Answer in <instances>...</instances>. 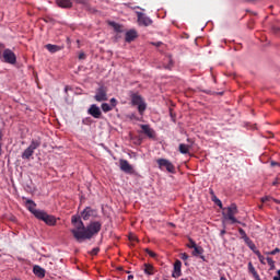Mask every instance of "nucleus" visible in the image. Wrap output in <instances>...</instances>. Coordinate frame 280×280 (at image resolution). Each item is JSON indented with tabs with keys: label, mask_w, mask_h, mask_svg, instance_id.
Masks as SVG:
<instances>
[{
	"label": "nucleus",
	"mask_w": 280,
	"mask_h": 280,
	"mask_svg": "<svg viewBox=\"0 0 280 280\" xmlns=\"http://www.w3.org/2000/svg\"><path fill=\"white\" fill-rule=\"evenodd\" d=\"M102 231V222L92 221L88 226H85V231L79 232L78 230H70L74 240L77 242H82L83 240H92L94 235H97Z\"/></svg>",
	"instance_id": "obj_1"
},
{
	"label": "nucleus",
	"mask_w": 280,
	"mask_h": 280,
	"mask_svg": "<svg viewBox=\"0 0 280 280\" xmlns=\"http://www.w3.org/2000/svg\"><path fill=\"white\" fill-rule=\"evenodd\" d=\"M238 211H237V205L232 203L230 207L228 208H223V218L224 220H230L231 224H242V222H240L235 215H237Z\"/></svg>",
	"instance_id": "obj_2"
},
{
	"label": "nucleus",
	"mask_w": 280,
	"mask_h": 280,
	"mask_svg": "<svg viewBox=\"0 0 280 280\" xmlns=\"http://www.w3.org/2000/svg\"><path fill=\"white\" fill-rule=\"evenodd\" d=\"M131 104L132 106H138L139 115H143L145 108H148V104H145L143 97L137 93L131 94Z\"/></svg>",
	"instance_id": "obj_3"
},
{
	"label": "nucleus",
	"mask_w": 280,
	"mask_h": 280,
	"mask_svg": "<svg viewBox=\"0 0 280 280\" xmlns=\"http://www.w3.org/2000/svg\"><path fill=\"white\" fill-rule=\"evenodd\" d=\"M38 148H40V140H32L28 148H26L25 151L22 153V159L24 161L30 160V158L34 155V150H38Z\"/></svg>",
	"instance_id": "obj_4"
},
{
	"label": "nucleus",
	"mask_w": 280,
	"mask_h": 280,
	"mask_svg": "<svg viewBox=\"0 0 280 280\" xmlns=\"http://www.w3.org/2000/svg\"><path fill=\"white\" fill-rule=\"evenodd\" d=\"M37 220H42V222H45L48 226H56V223L58 222L56 217L47 214L44 210H42V212H37Z\"/></svg>",
	"instance_id": "obj_5"
},
{
	"label": "nucleus",
	"mask_w": 280,
	"mask_h": 280,
	"mask_svg": "<svg viewBox=\"0 0 280 280\" xmlns=\"http://www.w3.org/2000/svg\"><path fill=\"white\" fill-rule=\"evenodd\" d=\"M95 102H108V88L101 85L96 89L94 95Z\"/></svg>",
	"instance_id": "obj_6"
},
{
	"label": "nucleus",
	"mask_w": 280,
	"mask_h": 280,
	"mask_svg": "<svg viewBox=\"0 0 280 280\" xmlns=\"http://www.w3.org/2000/svg\"><path fill=\"white\" fill-rule=\"evenodd\" d=\"M0 57L3 58V62H7V65H16V55L10 48L4 49Z\"/></svg>",
	"instance_id": "obj_7"
},
{
	"label": "nucleus",
	"mask_w": 280,
	"mask_h": 280,
	"mask_svg": "<svg viewBox=\"0 0 280 280\" xmlns=\"http://www.w3.org/2000/svg\"><path fill=\"white\" fill-rule=\"evenodd\" d=\"M75 3H80L81 5H89L86 0H73ZM56 3L59 8H73L72 0H56Z\"/></svg>",
	"instance_id": "obj_8"
},
{
	"label": "nucleus",
	"mask_w": 280,
	"mask_h": 280,
	"mask_svg": "<svg viewBox=\"0 0 280 280\" xmlns=\"http://www.w3.org/2000/svg\"><path fill=\"white\" fill-rule=\"evenodd\" d=\"M156 163H158L160 170H166V172L174 174V170H175L174 164H172V162H170L168 160L159 159V160H156Z\"/></svg>",
	"instance_id": "obj_9"
},
{
	"label": "nucleus",
	"mask_w": 280,
	"mask_h": 280,
	"mask_svg": "<svg viewBox=\"0 0 280 280\" xmlns=\"http://www.w3.org/2000/svg\"><path fill=\"white\" fill-rule=\"evenodd\" d=\"M119 167L125 174H135V168L130 165L128 160H119Z\"/></svg>",
	"instance_id": "obj_10"
},
{
	"label": "nucleus",
	"mask_w": 280,
	"mask_h": 280,
	"mask_svg": "<svg viewBox=\"0 0 280 280\" xmlns=\"http://www.w3.org/2000/svg\"><path fill=\"white\" fill-rule=\"evenodd\" d=\"M88 114L91 115V117H94V119H102V109H100L95 104L90 106Z\"/></svg>",
	"instance_id": "obj_11"
},
{
	"label": "nucleus",
	"mask_w": 280,
	"mask_h": 280,
	"mask_svg": "<svg viewBox=\"0 0 280 280\" xmlns=\"http://www.w3.org/2000/svg\"><path fill=\"white\" fill-rule=\"evenodd\" d=\"M25 207L35 218H37V213L43 212V210H36V202L32 199H26Z\"/></svg>",
	"instance_id": "obj_12"
},
{
	"label": "nucleus",
	"mask_w": 280,
	"mask_h": 280,
	"mask_svg": "<svg viewBox=\"0 0 280 280\" xmlns=\"http://www.w3.org/2000/svg\"><path fill=\"white\" fill-rule=\"evenodd\" d=\"M141 132L147 135L149 139H156V132L150 127V125H140Z\"/></svg>",
	"instance_id": "obj_13"
},
{
	"label": "nucleus",
	"mask_w": 280,
	"mask_h": 280,
	"mask_svg": "<svg viewBox=\"0 0 280 280\" xmlns=\"http://www.w3.org/2000/svg\"><path fill=\"white\" fill-rule=\"evenodd\" d=\"M138 16V25H143L144 27H149V25L152 23V20L142 12H137Z\"/></svg>",
	"instance_id": "obj_14"
},
{
	"label": "nucleus",
	"mask_w": 280,
	"mask_h": 280,
	"mask_svg": "<svg viewBox=\"0 0 280 280\" xmlns=\"http://www.w3.org/2000/svg\"><path fill=\"white\" fill-rule=\"evenodd\" d=\"M81 215L83 220H89V218H95L97 215V211L88 207L82 211Z\"/></svg>",
	"instance_id": "obj_15"
},
{
	"label": "nucleus",
	"mask_w": 280,
	"mask_h": 280,
	"mask_svg": "<svg viewBox=\"0 0 280 280\" xmlns=\"http://www.w3.org/2000/svg\"><path fill=\"white\" fill-rule=\"evenodd\" d=\"M33 272L35 277H38L39 279H45V269L42 268L40 266L35 265L33 267Z\"/></svg>",
	"instance_id": "obj_16"
},
{
	"label": "nucleus",
	"mask_w": 280,
	"mask_h": 280,
	"mask_svg": "<svg viewBox=\"0 0 280 280\" xmlns=\"http://www.w3.org/2000/svg\"><path fill=\"white\" fill-rule=\"evenodd\" d=\"M137 36H138L137 31L130 30L126 33L125 40H126V43H132V40H135V38H137Z\"/></svg>",
	"instance_id": "obj_17"
},
{
	"label": "nucleus",
	"mask_w": 280,
	"mask_h": 280,
	"mask_svg": "<svg viewBox=\"0 0 280 280\" xmlns=\"http://www.w3.org/2000/svg\"><path fill=\"white\" fill-rule=\"evenodd\" d=\"M192 255H194V257H200V259H205V256H203V254H205V249L201 247V246H195V247H192Z\"/></svg>",
	"instance_id": "obj_18"
},
{
	"label": "nucleus",
	"mask_w": 280,
	"mask_h": 280,
	"mask_svg": "<svg viewBox=\"0 0 280 280\" xmlns=\"http://www.w3.org/2000/svg\"><path fill=\"white\" fill-rule=\"evenodd\" d=\"M46 49L50 52V54H56L57 51H60V46L58 45H54V44H47Z\"/></svg>",
	"instance_id": "obj_19"
},
{
	"label": "nucleus",
	"mask_w": 280,
	"mask_h": 280,
	"mask_svg": "<svg viewBox=\"0 0 280 280\" xmlns=\"http://www.w3.org/2000/svg\"><path fill=\"white\" fill-rule=\"evenodd\" d=\"M248 271L250 272V275H253L254 279L256 280H261L259 278V273H257V270L255 269V267L253 266V262H248Z\"/></svg>",
	"instance_id": "obj_20"
},
{
	"label": "nucleus",
	"mask_w": 280,
	"mask_h": 280,
	"mask_svg": "<svg viewBox=\"0 0 280 280\" xmlns=\"http://www.w3.org/2000/svg\"><path fill=\"white\" fill-rule=\"evenodd\" d=\"M75 229H72V231H78L79 233H82V231H86V226L84 225V222L78 221L74 225Z\"/></svg>",
	"instance_id": "obj_21"
},
{
	"label": "nucleus",
	"mask_w": 280,
	"mask_h": 280,
	"mask_svg": "<svg viewBox=\"0 0 280 280\" xmlns=\"http://www.w3.org/2000/svg\"><path fill=\"white\" fill-rule=\"evenodd\" d=\"M189 150H191V145L185 143L179 144L180 154H189Z\"/></svg>",
	"instance_id": "obj_22"
},
{
	"label": "nucleus",
	"mask_w": 280,
	"mask_h": 280,
	"mask_svg": "<svg viewBox=\"0 0 280 280\" xmlns=\"http://www.w3.org/2000/svg\"><path fill=\"white\" fill-rule=\"evenodd\" d=\"M238 233L242 236V240H244V242L246 244H248L250 242V238L248 237V235L246 234V231H244V229L238 228Z\"/></svg>",
	"instance_id": "obj_23"
},
{
	"label": "nucleus",
	"mask_w": 280,
	"mask_h": 280,
	"mask_svg": "<svg viewBox=\"0 0 280 280\" xmlns=\"http://www.w3.org/2000/svg\"><path fill=\"white\" fill-rule=\"evenodd\" d=\"M145 275H154V267L152 265H144Z\"/></svg>",
	"instance_id": "obj_24"
},
{
	"label": "nucleus",
	"mask_w": 280,
	"mask_h": 280,
	"mask_svg": "<svg viewBox=\"0 0 280 280\" xmlns=\"http://www.w3.org/2000/svg\"><path fill=\"white\" fill-rule=\"evenodd\" d=\"M101 108L103 113H110V110H113V107L108 103H103L101 105Z\"/></svg>",
	"instance_id": "obj_25"
},
{
	"label": "nucleus",
	"mask_w": 280,
	"mask_h": 280,
	"mask_svg": "<svg viewBox=\"0 0 280 280\" xmlns=\"http://www.w3.org/2000/svg\"><path fill=\"white\" fill-rule=\"evenodd\" d=\"M182 266H183V262H180V260H176V277H180Z\"/></svg>",
	"instance_id": "obj_26"
},
{
	"label": "nucleus",
	"mask_w": 280,
	"mask_h": 280,
	"mask_svg": "<svg viewBox=\"0 0 280 280\" xmlns=\"http://www.w3.org/2000/svg\"><path fill=\"white\" fill-rule=\"evenodd\" d=\"M267 264L268 266L270 267L269 270H275L276 269V266H275V260L270 257H267Z\"/></svg>",
	"instance_id": "obj_27"
},
{
	"label": "nucleus",
	"mask_w": 280,
	"mask_h": 280,
	"mask_svg": "<svg viewBox=\"0 0 280 280\" xmlns=\"http://www.w3.org/2000/svg\"><path fill=\"white\" fill-rule=\"evenodd\" d=\"M82 219H80V217H77V215H73L72 218H71V223L73 224V226L78 223V222H80Z\"/></svg>",
	"instance_id": "obj_28"
},
{
	"label": "nucleus",
	"mask_w": 280,
	"mask_h": 280,
	"mask_svg": "<svg viewBox=\"0 0 280 280\" xmlns=\"http://www.w3.org/2000/svg\"><path fill=\"white\" fill-rule=\"evenodd\" d=\"M112 25L116 32H121V26L119 24L113 22Z\"/></svg>",
	"instance_id": "obj_29"
},
{
	"label": "nucleus",
	"mask_w": 280,
	"mask_h": 280,
	"mask_svg": "<svg viewBox=\"0 0 280 280\" xmlns=\"http://www.w3.org/2000/svg\"><path fill=\"white\" fill-rule=\"evenodd\" d=\"M196 246H198V245L196 244V242L190 238V240H189V243H188V248H196Z\"/></svg>",
	"instance_id": "obj_30"
},
{
	"label": "nucleus",
	"mask_w": 280,
	"mask_h": 280,
	"mask_svg": "<svg viewBox=\"0 0 280 280\" xmlns=\"http://www.w3.org/2000/svg\"><path fill=\"white\" fill-rule=\"evenodd\" d=\"M97 253H100V247H94V248L90 252V255L95 256V255H97Z\"/></svg>",
	"instance_id": "obj_31"
},
{
	"label": "nucleus",
	"mask_w": 280,
	"mask_h": 280,
	"mask_svg": "<svg viewBox=\"0 0 280 280\" xmlns=\"http://www.w3.org/2000/svg\"><path fill=\"white\" fill-rule=\"evenodd\" d=\"M109 102H110V105H109V106H110L112 108H115V106H117V98H110Z\"/></svg>",
	"instance_id": "obj_32"
},
{
	"label": "nucleus",
	"mask_w": 280,
	"mask_h": 280,
	"mask_svg": "<svg viewBox=\"0 0 280 280\" xmlns=\"http://www.w3.org/2000/svg\"><path fill=\"white\" fill-rule=\"evenodd\" d=\"M170 115H171L172 121H176V114H174V109L170 108Z\"/></svg>",
	"instance_id": "obj_33"
},
{
	"label": "nucleus",
	"mask_w": 280,
	"mask_h": 280,
	"mask_svg": "<svg viewBox=\"0 0 280 280\" xmlns=\"http://www.w3.org/2000/svg\"><path fill=\"white\" fill-rule=\"evenodd\" d=\"M129 240H130V242H139V238H137V235H135V234H130Z\"/></svg>",
	"instance_id": "obj_34"
},
{
	"label": "nucleus",
	"mask_w": 280,
	"mask_h": 280,
	"mask_svg": "<svg viewBox=\"0 0 280 280\" xmlns=\"http://www.w3.org/2000/svg\"><path fill=\"white\" fill-rule=\"evenodd\" d=\"M277 253H280L279 247H276L273 250L267 253V255H277Z\"/></svg>",
	"instance_id": "obj_35"
},
{
	"label": "nucleus",
	"mask_w": 280,
	"mask_h": 280,
	"mask_svg": "<svg viewBox=\"0 0 280 280\" xmlns=\"http://www.w3.org/2000/svg\"><path fill=\"white\" fill-rule=\"evenodd\" d=\"M172 277L176 278V261L173 262V272Z\"/></svg>",
	"instance_id": "obj_36"
},
{
	"label": "nucleus",
	"mask_w": 280,
	"mask_h": 280,
	"mask_svg": "<svg viewBox=\"0 0 280 280\" xmlns=\"http://www.w3.org/2000/svg\"><path fill=\"white\" fill-rule=\"evenodd\" d=\"M260 264H262L264 266H266V257H264V255H261L260 257H258Z\"/></svg>",
	"instance_id": "obj_37"
},
{
	"label": "nucleus",
	"mask_w": 280,
	"mask_h": 280,
	"mask_svg": "<svg viewBox=\"0 0 280 280\" xmlns=\"http://www.w3.org/2000/svg\"><path fill=\"white\" fill-rule=\"evenodd\" d=\"M147 253L150 257H156V253L150 250V249H147Z\"/></svg>",
	"instance_id": "obj_38"
},
{
	"label": "nucleus",
	"mask_w": 280,
	"mask_h": 280,
	"mask_svg": "<svg viewBox=\"0 0 280 280\" xmlns=\"http://www.w3.org/2000/svg\"><path fill=\"white\" fill-rule=\"evenodd\" d=\"M270 199L271 198L269 196H266V197H262L260 200L262 203H265V202H269Z\"/></svg>",
	"instance_id": "obj_39"
},
{
	"label": "nucleus",
	"mask_w": 280,
	"mask_h": 280,
	"mask_svg": "<svg viewBox=\"0 0 280 280\" xmlns=\"http://www.w3.org/2000/svg\"><path fill=\"white\" fill-rule=\"evenodd\" d=\"M180 259H183L184 261H186V259H188L189 258V256L186 254V253H184V254H180Z\"/></svg>",
	"instance_id": "obj_40"
},
{
	"label": "nucleus",
	"mask_w": 280,
	"mask_h": 280,
	"mask_svg": "<svg viewBox=\"0 0 280 280\" xmlns=\"http://www.w3.org/2000/svg\"><path fill=\"white\" fill-rule=\"evenodd\" d=\"M151 45H153L154 47H161V45H163V42H152Z\"/></svg>",
	"instance_id": "obj_41"
},
{
	"label": "nucleus",
	"mask_w": 280,
	"mask_h": 280,
	"mask_svg": "<svg viewBox=\"0 0 280 280\" xmlns=\"http://www.w3.org/2000/svg\"><path fill=\"white\" fill-rule=\"evenodd\" d=\"M3 51H5V45L0 44V56H2Z\"/></svg>",
	"instance_id": "obj_42"
},
{
	"label": "nucleus",
	"mask_w": 280,
	"mask_h": 280,
	"mask_svg": "<svg viewBox=\"0 0 280 280\" xmlns=\"http://www.w3.org/2000/svg\"><path fill=\"white\" fill-rule=\"evenodd\" d=\"M86 58V55L84 52L79 54V60H84Z\"/></svg>",
	"instance_id": "obj_43"
},
{
	"label": "nucleus",
	"mask_w": 280,
	"mask_h": 280,
	"mask_svg": "<svg viewBox=\"0 0 280 280\" xmlns=\"http://www.w3.org/2000/svg\"><path fill=\"white\" fill-rule=\"evenodd\" d=\"M2 139H3V133L0 130V156H1V141H2Z\"/></svg>",
	"instance_id": "obj_44"
},
{
	"label": "nucleus",
	"mask_w": 280,
	"mask_h": 280,
	"mask_svg": "<svg viewBox=\"0 0 280 280\" xmlns=\"http://www.w3.org/2000/svg\"><path fill=\"white\" fill-rule=\"evenodd\" d=\"M248 245H249V248L252 249V250H254L255 249V244H253V241H250L249 243H247Z\"/></svg>",
	"instance_id": "obj_45"
},
{
	"label": "nucleus",
	"mask_w": 280,
	"mask_h": 280,
	"mask_svg": "<svg viewBox=\"0 0 280 280\" xmlns=\"http://www.w3.org/2000/svg\"><path fill=\"white\" fill-rule=\"evenodd\" d=\"M224 235H226V230H221L220 236H221V237H224Z\"/></svg>",
	"instance_id": "obj_46"
},
{
	"label": "nucleus",
	"mask_w": 280,
	"mask_h": 280,
	"mask_svg": "<svg viewBox=\"0 0 280 280\" xmlns=\"http://www.w3.org/2000/svg\"><path fill=\"white\" fill-rule=\"evenodd\" d=\"M278 276L273 277V280H280V269L277 272Z\"/></svg>",
	"instance_id": "obj_47"
},
{
	"label": "nucleus",
	"mask_w": 280,
	"mask_h": 280,
	"mask_svg": "<svg viewBox=\"0 0 280 280\" xmlns=\"http://www.w3.org/2000/svg\"><path fill=\"white\" fill-rule=\"evenodd\" d=\"M270 165H271V167H277V165H279V163H278V162L272 161V162L270 163Z\"/></svg>",
	"instance_id": "obj_48"
},
{
	"label": "nucleus",
	"mask_w": 280,
	"mask_h": 280,
	"mask_svg": "<svg viewBox=\"0 0 280 280\" xmlns=\"http://www.w3.org/2000/svg\"><path fill=\"white\" fill-rule=\"evenodd\" d=\"M254 253L255 255H257V257H260L261 256V252L257 250V249H254Z\"/></svg>",
	"instance_id": "obj_49"
},
{
	"label": "nucleus",
	"mask_w": 280,
	"mask_h": 280,
	"mask_svg": "<svg viewBox=\"0 0 280 280\" xmlns=\"http://www.w3.org/2000/svg\"><path fill=\"white\" fill-rule=\"evenodd\" d=\"M245 3H255V1H259V0H244Z\"/></svg>",
	"instance_id": "obj_50"
},
{
	"label": "nucleus",
	"mask_w": 280,
	"mask_h": 280,
	"mask_svg": "<svg viewBox=\"0 0 280 280\" xmlns=\"http://www.w3.org/2000/svg\"><path fill=\"white\" fill-rule=\"evenodd\" d=\"M127 279H128V280H132V279H135V276L129 275V276L127 277Z\"/></svg>",
	"instance_id": "obj_51"
},
{
	"label": "nucleus",
	"mask_w": 280,
	"mask_h": 280,
	"mask_svg": "<svg viewBox=\"0 0 280 280\" xmlns=\"http://www.w3.org/2000/svg\"><path fill=\"white\" fill-rule=\"evenodd\" d=\"M217 205L220 207V209H222V200H221V201H218Z\"/></svg>",
	"instance_id": "obj_52"
},
{
	"label": "nucleus",
	"mask_w": 280,
	"mask_h": 280,
	"mask_svg": "<svg viewBox=\"0 0 280 280\" xmlns=\"http://www.w3.org/2000/svg\"><path fill=\"white\" fill-rule=\"evenodd\" d=\"M278 184H279V182H277V180L272 182L273 187H276V185H278Z\"/></svg>",
	"instance_id": "obj_53"
},
{
	"label": "nucleus",
	"mask_w": 280,
	"mask_h": 280,
	"mask_svg": "<svg viewBox=\"0 0 280 280\" xmlns=\"http://www.w3.org/2000/svg\"><path fill=\"white\" fill-rule=\"evenodd\" d=\"M273 30H275V32H280L279 27H275Z\"/></svg>",
	"instance_id": "obj_54"
},
{
	"label": "nucleus",
	"mask_w": 280,
	"mask_h": 280,
	"mask_svg": "<svg viewBox=\"0 0 280 280\" xmlns=\"http://www.w3.org/2000/svg\"><path fill=\"white\" fill-rule=\"evenodd\" d=\"M212 200H213V202H215V200H218V197L214 196V197L212 198Z\"/></svg>",
	"instance_id": "obj_55"
},
{
	"label": "nucleus",
	"mask_w": 280,
	"mask_h": 280,
	"mask_svg": "<svg viewBox=\"0 0 280 280\" xmlns=\"http://www.w3.org/2000/svg\"><path fill=\"white\" fill-rule=\"evenodd\" d=\"M221 200L220 199H217V200H214V203L217 205L218 202H220Z\"/></svg>",
	"instance_id": "obj_56"
},
{
	"label": "nucleus",
	"mask_w": 280,
	"mask_h": 280,
	"mask_svg": "<svg viewBox=\"0 0 280 280\" xmlns=\"http://www.w3.org/2000/svg\"><path fill=\"white\" fill-rule=\"evenodd\" d=\"M220 280H226V278L225 277H221Z\"/></svg>",
	"instance_id": "obj_57"
},
{
	"label": "nucleus",
	"mask_w": 280,
	"mask_h": 280,
	"mask_svg": "<svg viewBox=\"0 0 280 280\" xmlns=\"http://www.w3.org/2000/svg\"><path fill=\"white\" fill-rule=\"evenodd\" d=\"M210 194H212V196H213V190H210Z\"/></svg>",
	"instance_id": "obj_58"
}]
</instances>
